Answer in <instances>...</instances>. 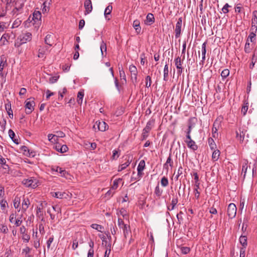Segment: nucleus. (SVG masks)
Masks as SVG:
<instances>
[{"label": "nucleus", "instance_id": "f257e3e1", "mask_svg": "<svg viewBox=\"0 0 257 257\" xmlns=\"http://www.w3.org/2000/svg\"><path fill=\"white\" fill-rule=\"evenodd\" d=\"M110 65L109 62H106L101 68V76L103 79L106 80L109 78L111 79L114 76L112 68L110 67Z\"/></svg>", "mask_w": 257, "mask_h": 257}, {"label": "nucleus", "instance_id": "f03ea898", "mask_svg": "<svg viewBox=\"0 0 257 257\" xmlns=\"http://www.w3.org/2000/svg\"><path fill=\"white\" fill-rule=\"evenodd\" d=\"M117 225L120 229L123 230L124 237L125 239L127 237H131V230L129 225L124 223L123 219L120 216H119L117 220Z\"/></svg>", "mask_w": 257, "mask_h": 257}, {"label": "nucleus", "instance_id": "7ed1b4c3", "mask_svg": "<svg viewBox=\"0 0 257 257\" xmlns=\"http://www.w3.org/2000/svg\"><path fill=\"white\" fill-rule=\"evenodd\" d=\"M32 40V34L30 33L26 32L23 33L19 36L16 42H15V46L16 47H19L23 44H25L27 42H29Z\"/></svg>", "mask_w": 257, "mask_h": 257}, {"label": "nucleus", "instance_id": "20e7f679", "mask_svg": "<svg viewBox=\"0 0 257 257\" xmlns=\"http://www.w3.org/2000/svg\"><path fill=\"white\" fill-rule=\"evenodd\" d=\"M26 112L27 114H30L34 109L35 102L34 98H30L25 101Z\"/></svg>", "mask_w": 257, "mask_h": 257}, {"label": "nucleus", "instance_id": "39448f33", "mask_svg": "<svg viewBox=\"0 0 257 257\" xmlns=\"http://www.w3.org/2000/svg\"><path fill=\"white\" fill-rule=\"evenodd\" d=\"M22 182L24 185L28 187H31L34 188L38 186V181L33 178L24 179Z\"/></svg>", "mask_w": 257, "mask_h": 257}, {"label": "nucleus", "instance_id": "423d86ee", "mask_svg": "<svg viewBox=\"0 0 257 257\" xmlns=\"http://www.w3.org/2000/svg\"><path fill=\"white\" fill-rule=\"evenodd\" d=\"M107 126L108 125L104 121H97L94 124L93 128L95 131L97 130L98 131L103 132L106 130Z\"/></svg>", "mask_w": 257, "mask_h": 257}, {"label": "nucleus", "instance_id": "0eeeda50", "mask_svg": "<svg viewBox=\"0 0 257 257\" xmlns=\"http://www.w3.org/2000/svg\"><path fill=\"white\" fill-rule=\"evenodd\" d=\"M228 215L229 218H232L234 217L236 213V207L234 204L230 203L228 206Z\"/></svg>", "mask_w": 257, "mask_h": 257}, {"label": "nucleus", "instance_id": "6e6552de", "mask_svg": "<svg viewBox=\"0 0 257 257\" xmlns=\"http://www.w3.org/2000/svg\"><path fill=\"white\" fill-rule=\"evenodd\" d=\"M246 132V129L243 127H239L238 130L236 131V138L240 142H242L243 141Z\"/></svg>", "mask_w": 257, "mask_h": 257}, {"label": "nucleus", "instance_id": "1a4fd4ad", "mask_svg": "<svg viewBox=\"0 0 257 257\" xmlns=\"http://www.w3.org/2000/svg\"><path fill=\"white\" fill-rule=\"evenodd\" d=\"M25 0H17L15 4V9L13 11V13L15 14L19 11L24 6Z\"/></svg>", "mask_w": 257, "mask_h": 257}, {"label": "nucleus", "instance_id": "9d476101", "mask_svg": "<svg viewBox=\"0 0 257 257\" xmlns=\"http://www.w3.org/2000/svg\"><path fill=\"white\" fill-rule=\"evenodd\" d=\"M72 194L71 193H67L65 192H55L54 194L53 195V196L56 197L57 198L62 199V198H71Z\"/></svg>", "mask_w": 257, "mask_h": 257}, {"label": "nucleus", "instance_id": "9b49d317", "mask_svg": "<svg viewBox=\"0 0 257 257\" xmlns=\"http://www.w3.org/2000/svg\"><path fill=\"white\" fill-rule=\"evenodd\" d=\"M84 6L85 9V15H87L91 12L92 6L91 0H85Z\"/></svg>", "mask_w": 257, "mask_h": 257}, {"label": "nucleus", "instance_id": "f8f14e48", "mask_svg": "<svg viewBox=\"0 0 257 257\" xmlns=\"http://www.w3.org/2000/svg\"><path fill=\"white\" fill-rule=\"evenodd\" d=\"M145 167V162L144 160H142L140 161L138 166V176L139 178H140L142 177L143 173V171L144 170Z\"/></svg>", "mask_w": 257, "mask_h": 257}, {"label": "nucleus", "instance_id": "ddd939ff", "mask_svg": "<svg viewBox=\"0 0 257 257\" xmlns=\"http://www.w3.org/2000/svg\"><path fill=\"white\" fill-rule=\"evenodd\" d=\"M117 215H118V218L119 216H120L122 219H125L126 220H128V214L127 212L124 209L121 208L119 211L117 212Z\"/></svg>", "mask_w": 257, "mask_h": 257}, {"label": "nucleus", "instance_id": "4468645a", "mask_svg": "<svg viewBox=\"0 0 257 257\" xmlns=\"http://www.w3.org/2000/svg\"><path fill=\"white\" fill-rule=\"evenodd\" d=\"M182 26V19L179 18L178 21L176 25L175 28V36L176 38H178L180 36L181 34V29Z\"/></svg>", "mask_w": 257, "mask_h": 257}, {"label": "nucleus", "instance_id": "2eb2a0df", "mask_svg": "<svg viewBox=\"0 0 257 257\" xmlns=\"http://www.w3.org/2000/svg\"><path fill=\"white\" fill-rule=\"evenodd\" d=\"M185 142L186 143L187 146L190 149L194 151L196 150L197 149V146L196 145L195 142L191 139V137L190 139H187V140L185 141Z\"/></svg>", "mask_w": 257, "mask_h": 257}, {"label": "nucleus", "instance_id": "dca6fc26", "mask_svg": "<svg viewBox=\"0 0 257 257\" xmlns=\"http://www.w3.org/2000/svg\"><path fill=\"white\" fill-rule=\"evenodd\" d=\"M56 171L59 173L62 177H64L66 179H70L71 175L62 168L57 167Z\"/></svg>", "mask_w": 257, "mask_h": 257}, {"label": "nucleus", "instance_id": "f3484780", "mask_svg": "<svg viewBox=\"0 0 257 257\" xmlns=\"http://www.w3.org/2000/svg\"><path fill=\"white\" fill-rule=\"evenodd\" d=\"M256 12H253V18L252 19L251 30L254 31L255 32H256L257 30V16L256 15Z\"/></svg>", "mask_w": 257, "mask_h": 257}, {"label": "nucleus", "instance_id": "a211bd4d", "mask_svg": "<svg viewBox=\"0 0 257 257\" xmlns=\"http://www.w3.org/2000/svg\"><path fill=\"white\" fill-rule=\"evenodd\" d=\"M175 66H176L177 69H178V74H180L182 72V68L181 64V58L178 57L175 60Z\"/></svg>", "mask_w": 257, "mask_h": 257}, {"label": "nucleus", "instance_id": "6ab92c4d", "mask_svg": "<svg viewBox=\"0 0 257 257\" xmlns=\"http://www.w3.org/2000/svg\"><path fill=\"white\" fill-rule=\"evenodd\" d=\"M154 21L155 18L154 15L151 13L148 14L147 16L146 24L148 25H151L154 22Z\"/></svg>", "mask_w": 257, "mask_h": 257}, {"label": "nucleus", "instance_id": "aec40b11", "mask_svg": "<svg viewBox=\"0 0 257 257\" xmlns=\"http://www.w3.org/2000/svg\"><path fill=\"white\" fill-rule=\"evenodd\" d=\"M41 19V13L39 11H35L33 13L32 20L36 23L39 22Z\"/></svg>", "mask_w": 257, "mask_h": 257}, {"label": "nucleus", "instance_id": "412c9836", "mask_svg": "<svg viewBox=\"0 0 257 257\" xmlns=\"http://www.w3.org/2000/svg\"><path fill=\"white\" fill-rule=\"evenodd\" d=\"M150 130L151 127L150 126V124L148 123L146 126L143 130L142 134L143 139H145L148 137V133L149 132Z\"/></svg>", "mask_w": 257, "mask_h": 257}, {"label": "nucleus", "instance_id": "4be33fe9", "mask_svg": "<svg viewBox=\"0 0 257 257\" xmlns=\"http://www.w3.org/2000/svg\"><path fill=\"white\" fill-rule=\"evenodd\" d=\"M56 149L57 151L62 153L66 152L68 150V147L66 145H63L62 146H57Z\"/></svg>", "mask_w": 257, "mask_h": 257}, {"label": "nucleus", "instance_id": "5701e85b", "mask_svg": "<svg viewBox=\"0 0 257 257\" xmlns=\"http://www.w3.org/2000/svg\"><path fill=\"white\" fill-rule=\"evenodd\" d=\"M239 241L244 248L247 245V237L245 235H241L239 238Z\"/></svg>", "mask_w": 257, "mask_h": 257}, {"label": "nucleus", "instance_id": "b1692460", "mask_svg": "<svg viewBox=\"0 0 257 257\" xmlns=\"http://www.w3.org/2000/svg\"><path fill=\"white\" fill-rule=\"evenodd\" d=\"M140 23L139 20H135L134 21L133 27L135 28V29H136V31H137V32L138 33H140L141 30V28L140 26Z\"/></svg>", "mask_w": 257, "mask_h": 257}, {"label": "nucleus", "instance_id": "393cba45", "mask_svg": "<svg viewBox=\"0 0 257 257\" xmlns=\"http://www.w3.org/2000/svg\"><path fill=\"white\" fill-rule=\"evenodd\" d=\"M83 96H84L83 91H79L78 93V94H77V102L79 104H82Z\"/></svg>", "mask_w": 257, "mask_h": 257}, {"label": "nucleus", "instance_id": "a878e982", "mask_svg": "<svg viewBox=\"0 0 257 257\" xmlns=\"http://www.w3.org/2000/svg\"><path fill=\"white\" fill-rule=\"evenodd\" d=\"M9 135L10 137L13 140V142L15 143H16V144H19V140L14 139V137L15 136V134L12 130H10L9 131Z\"/></svg>", "mask_w": 257, "mask_h": 257}, {"label": "nucleus", "instance_id": "bb28decb", "mask_svg": "<svg viewBox=\"0 0 257 257\" xmlns=\"http://www.w3.org/2000/svg\"><path fill=\"white\" fill-rule=\"evenodd\" d=\"M255 33L256 32H255L254 31H252V32L250 33L247 39V41L251 42H253L255 38Z\"/></svg>", "mask_w": 257, "mask_h": 257}, {"label": "nucleus", "instance_id": "cd10ccee", "mask_svg": "<svg viewBox=\"0 0 257 257\" xmlns=\"http://www.w3.org/2000/svg\"><path fill=\"white\" fill-rule=\"evenodd\" d=\"M206 44L204 43L202 46V54L201 57L202 60L201 61L203 62L205 59V54H206Z\"/></svg>", "mask_w": 257, "mask_h": 257}, {"label": "nucleus", "instance_id": "c85d7f7f", "mask_svg": "<svg viewBox=\"0 0 257 257\" xmlns=\"http://www.w3.org/2000/svg\"><path fill=\"white\" fill-rule=\"evenodd\" d=\"M30 204L29 200L27 199H24L22 203V209L25 211L28 208L29 205Z\"/></svg>", "mask_w": 257, "mask_h": 257}, {"label": "nucleus", "instance_id": "c756f323", "mask_svg": "<svg viewBox=\"0 0 257 257\" xmlns=\"http://www.w3.org/2000/svg\"><path fill=\"white\" fill-rule=\"evenodd\" d=\"M112 10V7L110 5L108 6L104 11V16L106 18L107 17V15H110Z\"/></svg>", "mask_w": 257, "mask_h": 257}, {"label": "nucleus", "instance_id": "7c9ffc66", "mask_svg": "<svg viewBox=\"0 0 257 257\" xmlns=\"http://www.w3.org/2000/svg\"><path fill=\"white\" fill-rule=\"evenodd\" d=\"M129 70L131 72V75L137 74H138V71L136 67L134 65H130L129 67Z\"/></svg>", "mask_w": 257, "mask_h": 257}, {"label": "nucleus", "instance_id": "2f4dec72", "mask_svg": "<svg viewBox=\"0 0 257 257\" xmlns=\"http://www.w3.org/2000/svg\"><path fill=\"white\" fill-rule=\"evenodd\" d=\"M85 146L86 148L93 150L96 148V144L95 143H89L88 144L86 143Z\"/></svg>", "mask_w": 257, "mask_h": 257}, {"label": "nucleus", "instance_id": "473e14b6", "mask_svg": "<svg viewBox=\"0 0 257 257\" xmlns=\"http://www.w3.org/2000/svg\"><path fill=\"white\" fill-rule=\"evenodd\" d=\"M219 151L218 150H215L212 153V159L214 161H216L218 160L219 156Z\"/></svg>", "mask_w": 257, "mask_h": 257}, {"label": "nucleus", "instance_id": "72a5a7b5", "mask_svg": "<svg viewBox=\"0 0 257 257\" xmlns=\"http://www.w3.org/2000/svg\"><path fill=\"white\" fill-rule=\"evenodd\" d=\"M52 36L51 35H47L45 38V42L46 44L49 45V46H52Z\"/></svg>", "mask_w": 257, "mask_h": 257}, {"label": "nucleus", "instance_id": "f704fd0d", "mask_svg": "<svg viewBox=\"0 0 257 257\" xmlns=\"http://www.w3.org/2000/svg\"><path fill=\"white\" fill-rule=\"evenodd\" d=\"M208 144L211 150H213L216 148V145L212 139L209 138L208 139Z\"/></svg>", "mask_w": 257, "mask_h": 257}, {"label": "nucleus", "instance_id": "c9c22d12", "mask_svg": "<svg viewBox=\"0 0 257 257\" xmlns=\"http://www.w3.org/2000/svg\"><path fill=\"white\" fill-rule=\"evenodd\" d=\"M121 180H122L121 179H120V178L118 179H117V180H115L113 181V184L111 186V189L113 190L116 189L118 187V184L119 182L121 181Z\"/></svg>", "mask_w": 257, "mask_h": 257}, {"label": "nucleus", "instance_id": "e433bc0d", "mask_svg": "<svg viewBox=\"0 0 257 257\" xmlns=\"http://www.w3.org/2000/svg\"><path fill=\"white\" fill-rule=\"evenodd\" d=\"M130 164V162L127 161L126 162H125L124 164H121L118 167V171L120 172L122 170L124 169L125 168H126Z\"/></svg>", "mask_w": 257, "mask_h": 257}, {"label": "nucleus", "instance_id": "4c0bfd02", "mask_svg": "<svg viewBox=\"0 0 257 257\" xmlns=\"http://www.w3.org/2000/svg\"><path fill=\"white\" fill-rule=\"evenodd\" d=\"M91 227L100 232H102V229L103 228L102 226L97 224H92Z\"/></svg>", "mask_w": 257, "mask_h": 257}, {"label": "nucleus", "instance_id": "58836bf2", "mask_svg": "<svg viewBox=\"0 0 257 257\" xmlns=\"http://www.w3.org/2000/svg\"><path fill=\"white\" fill-rule=\"evenodd\" d=\"M22 21L20 19H16L13 23L12 25V28H15L18 27L21 24Z\"/></svg>", "mask_w": 257, "mask_h": 257}, {"label": "nucleus", "instance_id": "ea45409f", "mask_svg": "<svg viewBox=\"0 0 257 257\" xmlns=\"http://www.w3.org/2000/svg\"><path fill=\"white\" fill-rule=\"evenodd\" d=\"M45 54V49L44 48H40L39 50V53L38 56L39 58H42L44 57Z\"/></svg>", "mask_w": 257, "mask_h": 257}, {"label": "nucleus", "instance_id": "a19ab883", "mask_svg": "<svg viewBox=\"0 0 257 257\" xmlns=\"http://www.w3.org/2000/svg\"><path fill=\"white\" fill-rule=\"evenodd\" d=\"M20 204V200L19 197H15L14 200V206L15 208H18Z\"/></svg>", "mask_w": 257, "mask_h": 257}, {"label": "nucleus", "instance_id": "79ce46f5", "mask_svg": "<svg viewBox=\"0 0 257 257\" xmlns=\"http://www.w3.org/2000/svg\"><path fill=\"white\" fill-rule=\"evenodd\" d=\"M168 66L167 64H166L164 69V79L166 80V77L168 75Z\"/></svg>", "mask_w": 257, "mask_h": 257}, {"label": "nucleus", "instance_id": "37998d69", "mask_svg": "<svg viewBox=\"0 0 257 257\" xmlns=\"http://www.w3.org/2000/svg\"><path fill=\"white\" fill-rule=\"evenodd\" d=\"M110 251V244L109 243L106 246L104 257H109Z\"/></svg>", "mask_w": 257, "mask_h": 257}, {"label": "nucleus", "instance_id": "c03bdc74", "mask_svg": "<svg viewBox=\"0 0 257 257\" xmlns=\"http://www.w3.org/2000/svg\"><path fill=\"white\" fill-rule=\"evenodd\" d=\"M151 78L150 76H147L146 78V86L147 88L150 87L151 85Z\"/></svg>", "mask_w": 257, "mask_h": 257}, {"label": "nucleus", "instance_id": "a18cd8bd", "mask_svg": "<svg viewBox=\"0 0 257 257\" xmlns=\"http://www.w3.org/2000/svg\"><path fill=\"white\" fill-rule=\"evenodd\" d=\"M161 183L163 186H167L168 184V179L166 177L162 178L161 181Z\"/></svg>", "mask_w": 257, "mask_h": 257}, {"label": "nucleus", "instance_id": "49530a36", "mask_svg": "<svg viewBox=\"0 0 257 257\" xmlns=\"http://www.w3.org/2000/svg\"><path fill=\"white\" fill-rule=\"evenodd\" d=\"M180 249L182 253L185 254L188 253L190 250V248L188 247L182 246Z\"/></svg>", "mask_w": 257, "mask_h": 257}, {"label": "nucleus", "instance_id": "de8ad7c7", "mask_svg": "<svg viewBox=\"0 0 257 257\" xmlns=\"http://www.w3.org/2000/svg\"><path fill=\"white\" fill-rule=\"evenodd\" d=\"M248 103H246L244 105H243L241 108V113L243 115H245L247 109H248Z\"/></svg>", "mask_w": 257, "mask_h": 257}, {"label": "nucleus", "instance_id": "09e8293b", "mask_svg": "<svg viewBox=\"0 0 257 257\" xmlns=\"http://www.w3.org/2000/svg\"><path fill=\"white\" fill-rule=\"evenodd\" d=\"M249 42L246 41L245 47H244V51L246 53H249L250 52V48L249 47Z\"/></svg>", "mask_w": 257, "mask_h": 257}, {"label": "nucleus", "instance_id": "8fccbe9b", "mask_svg": "<svg viewBox=\"0 0 257 257\" xmlns=\"http://www.w3.org/2000/svg\"><path fill=\"white\" fill-rule=\"evenodd\" d=\"M100 50L102 56L103 55V51L106 52V46L105 44H104L103 42H102L101 45H100Z\"/></svg>", "mask_w": 257, "mask_h": 257}, {"label": "nucleus", "instance_id": "3c124183", "mask_svg": "<svg viewBox=\"0 0 257 257\" xmlns=\"http://www.w3.org/2000/svg\"><path fill=\"white\" fill-rule=\"evenodd\" d=\"M48 140L51 142H55L56 141V139L55 135L49 134L48 136Z\"/></svg>", "mask_w": 257, "mask_h": 257}, {"label": "nucleus", "instance_id": "603ef678", "mask_svg": "<svg viewBox=\"0 0 257 257\" xmlns=\"http://www.w3.org/2000/svg\"><path fill=\"white\" fill-rule=\"evenodd\" d=\"M162 191L160 189L159 186H157L155 188V193L158 196H160L162 194Z\"/></svg>", "mask_w": 257, "mask_h": 257}, {"label": "nucleus", "instance_id": "864d4df0", "mask_svg": "<svg viewBox=\"0 0 257 257\" xmlns=\"http://www.w3.org/2000/svg\"><path fill=\"white\" fill-rule=\"evenodd\" d=\"M58 78H59V76H55L51 77L49 78V82L50 83H54L57 81Z\"/></svg>", "mask_w": 257, "mask_h": 257}, {"label": "nucleus", "instance_id": "5fc2aeb1", "mask_svg": "<svg viewBox=\"0 0 257 257\" xmlns=\"http://www.w3.org/2000/svg\"><path fill=\"white\" fill-rule=\"evenodd\" d=\"M9 37V35L8 34H4L1 39V42H3V44H5V41H8V38Z\"/></svg>", "mask_w": 257, "mask_h": 257}, {"label": "nucleus", "instance_id": "6e6d98bb", "mask_svg": "<svg viewBox=\"0 0 257 257\" xmlns=\"http://www.w3.org/2000/svg\"><path fill=\"white\" fill-rule=\"evenodd\" d=\"M30 236L27 234V233H25L24 234H23L22 236V239L23 240L26 242H28L30 240Z\"/></svg>", "mask_w": 257, "mask_h": 257}, {"label": "nucleus", "instance_id": "4d7b16f0", "mask_svg": "<svg viewBox=\"0 0 257 257\" xmlns=\"http://www.w3.org/2000/svg\"><path fill=\"white\" fill-rule=\"evenodd\" d=\"M6 23L4 22H0V32H3L7 28Z\"/></svg>", "mask_w": 257, "mask_h": 257}, {"label": "nucleus", "instance_id": "13d9d810", "mask_svg": "<svg viewBox=\"0 0 257 257\" xmlns=\"http://www.w3.org/2000/svg\"><path fill=\"white\" fill-rule=\"evenodd\" d=\"M1 206L2 209H5L8 205V203L6 201H4L3 199L1 200Z\"/></svg>", "mask_w": 257, "mask_h": 257}, {"label": "nucleus", "instance_id": "bf43d9fd", "mask_svg": "<svg viewBox=\"0 0 257 257\" xmlns=\"http://www.w3.org/2000/svg\"><path fill=\"white\" fill-rule=\"evenodd\" d=\"M56 140L58 138H63L65 137V134L62 132H57V135H55Z\"/></svg>", "mask_w": 257, "mask_h": 257}, {"label": "nucleus", "instance_id": "052dcab7", "mask_svg": "<svg viewBox=\"0 0 257 257\" xmlns=\"http://www.w3.org/2000/svg\"><path fill=\"white\" fill-rule=\"evenodd\" d=\"M119 157L118 155V151L117 150H114L113 151V155L112 156V158L113 159H115L116 158H117Z\"/></svg>", "mask_w": 257, "mask_h": 257}, {"label": "nucleus", "instance_id": "680f3d73", "mask_svg": "<svg viewBox=\"0 0 257 257\" xmlns=\"http://www.w3.org/2000/svg\"><path fill=\"white\" fill-rule=\"evenodd\" d=\"M16 220V214L14 213L11 214L10 216V221L12 223Z\"/></svg>", "mask_w": 257, "mask_h": 257}, {"label": "nucleus", "instance_id": "e2e57ef3", "mask_svg": "<svg viewBox=\"0 0 257 257\" xmlns=\"http://www.w3.org/2000/svg\"><path fill=\"white\" fill-rule=\"evenodd\" d=\"M177 202H178V201H177V199H173L172 200V202H171L172 208L171 209V210H173L174 209L175 206L176 205Z\"/></svg>", "mask_w": 257, "mask_h": 257}, {"label": "nucleus", "instance_id": "0e129e2a", "mask_svg": "<svg viewBox=\"0 0 257 257\" xmlns=\"http://www.w3.org/2000/svg\"><path fill=\"white\" fill-rule=\"evenodd\" d=\"M85 25V21L84 20H81L79 24V29H82Z\"/></svg>", "mask_w": 257, "mask_h": 257}, {"label": "nucleus", "instance_id": "69168bd1", "mask_svg": "<svg viewBox=\"0 0 257 257\" xmlns=\"http://www.w3.org/2000/svg\"><path fill=\"white\" fill-rule=\"evenodd\" d=\"M1 230L4 233H7L8 231V228L6 225H3L1 228Z\"/></svg>", "mask_w": 257, "mask_h": 257}, {"label": "nucleus", "instance_id": "338daca9", "mask_svg": "<svg viewBox=\"0 0 257 257\" xmlns=\"http://www.w3.org/2000/svg\"><path fill=\"white\" fill-rule=\"evenodd\" d=\"M94 250L93 249L90 248L88 250L87 257H93Z\"/></svg>", "mask_w": 257, "mask_h": 257}, {"label": "nucleus", "instance_id": "774afa93", "mask_svg": "<svg viewBox=\"0 0 257 257\" xmlns=\"http://www.w3.org/2000/svg\"><path fill=\"white\" fill-rule=\"evenodd\" d=\"M20 232L21 234H24L26 232V228L24 226H22L20 228Z\"/></svg>", "mask_w": 257, "mask_h": 257}]
</instances>
